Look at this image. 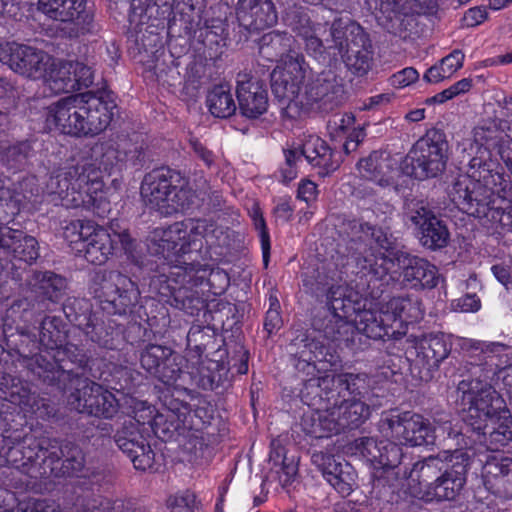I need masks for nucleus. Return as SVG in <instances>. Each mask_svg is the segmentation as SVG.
Instances as JSON below:
<instances>
[{
  "label": "nucleus",
  "instance_id": "21",
  "mask_svg": "<svg viewBox=\"0 0 512 512\" xmlns=\"http://www.w3.org/2000/svg\"><path fill=\"white\" fill-rule=\"evenodd\" d=\"M66 370L70 374L68 378L49 384L55 385L61 390H66L68 388L67 382L69 383V387L74 389L68 396V404L72 409L96 417H99V413H103V411L108 413L109 410H112V408L100 410V406L96 405V400L100 397L99 393H103V387L100 384L86 377L73 374L71 369L67 368Z\"/></svg>",
  "mask_w": 512,
  "mask_h": 512
},
{
  "label": "nucleus",
  "instance_id": "11",
  "mask_svg": "<svg viewBox=\"0 0 512 512\" xmlns=\"http://www.w3.org/2000/svg\"><path fill=\"white\" fill-rule=\"evenodd\" d=\"M449 144L438 129L428 130L412 146L404 160L403 171L416 179L436 177L446 169Z\"/></svg>",
  "mask_w": 512,
  "mask_h": 512
},
{
  "label": "nucleus",
  "instance_id": "5",
  "mask_svg": "<svg viewBox=\"0 0 512 512\" xmlns=\"http://www.w3.org/2000/svg\"><path fill=\"white\" fill-rule=\"evenodd\" d=\"M181 228L182 225L179 222H175L168 227L155 228L149 236V249L154 254L163 257L167 264L182 269V281L184 283L199 285L207 280L208 284L213 287L215 280H219L220 291L214 293H221L229 284L228 274L219 268H209L207 265H201L194 261L188 262L185 258L188 253L182 238Z\"/></svg>",
  "mask_w": 512,
  "mask_h": 512
},
{
  "label": "nucleus",
  "instance_id": "52",
  "mask_svg": "<svg viewBox=\"0 0 512 512\" xmlns=\"http://www.w3.org/2000/svg\"><path fill=\"white\" fill-rule=\"evenodd\" d=\"M120 450L130 458L135 469L146 471L153 468L155 453L142 435L141 438L132 436V441Z\"/></svg>",
  "mask_w": 512,
  "mask_h": 512
},
{
  "label": "nucleus",
  "instance_id": "50",
  "mask_svg": "<svg viewBox=\"0 0 512 512\" xmlns=\"http://www.w3.org/2000/svg\"><path fill=\"white\" fill-rule=\"evenodd\" d=\"M206 104L210 113L217 118H227L236 111L233 95L226 85H217L207 94Z\"/></svg>",
  "mask_w": 512,
  "mask_h": 512
},
{
  "label": "nucleus",
  "instance_id": "29",
  "mask_svg": "<svg viewBox=\"0 0 512 512\" xmlns=\"http://www.w3.org/2000/svg\"><path fill=\"white\" fill-rule=\"evenodd\" d=\"M83 95V136H95L109 126L116 104L109 94L97 96L87 93Z\"/></svg>",
  "mask_w": 512,
  "mask_h": 512
},
{
  "label": "nucleus",
  "instance_id": "26",
  "mask_svg": "<svg viewBox=\"0 0 512 512\" xmlns=\"http://www.w3.org/2000/svg\"><path fill=\"white\" fill-rule=\"evenodd\" d=\"M311 462L343 497L349 496L355 489L356 471L348 462H338L333 455L323 451L313 452Z\"/></svg>",
  "mask_w": 512,
  "mask_h": 512
},
{
  "label": "nucleus",
  "instance_id": "2",
  "mask_svg": "<svg viewBox=\"0 0 512 512\" xmlns=\"http://www.w3.org/2000/svg\"><path fill=\"white\" fill-rule=\"evenodd\" d=\"M294 346L299 360L296 369L302 371L310 378L304 379L301 397L308 405H314L318 398L320 401L338 404L340 400L361 399L368 388V379L363 373H326L319 375L320 369L316 362L328 363L333 366L337 363L334 348L324 344L322 340L305 337L296 339Z\"/></svg>",
  "mask_w": 512,
  "mask_h": 512
},
{
  "label": "nucleus",
  "instance_id": "36",
  "mask_svg": "<svg viewBox=\"0 0 512 512\" xmlns=\"http://www.w3.org/2000/svg\"><path fill=\"white\" fill-rule=\"evenodd\" d=\"M182 225V238L185 242L187 253L192 252V248L200 250L202 248V239L206 245L212 247L221 245L217 242L219 236H223L224 232L216 228L212 223L204 219H187L179 222Z\"/></svg>",
  "mask_w": 512,
  "mask_h": 512
},
{
  "label": "nucleus",
  "instance_id": "51",
  "mask_svg": "<svg viewBox=\"0 0 512 512\" xmlns=\"http://www.w3.org/2000/svg\"><path fill=\"white\" fill-rule=\"evenodd\" d=\"M0 180L2 181L4 188L8 190L10 194V198L2 201L0 200V211H6L5 207H10L12 210H18L19 206L24 201H30L32 197L38 193L35 177L23 178L15 189H11L6 185L7 178L0 177ZM11 213H14V211H11Z\"/></svg>",
  "mask_w": 512,
  "mask_h": 512
},
{
  "label": "nucleus",
  "instance_id": "64",
  "mask_svg": "<svg viewBox=\"0 0 512 512\" xmlns=\"http://www.w3.org/2000/svg\"><path fill=\"white\" fill-rule=\"evenodd\" d=\"M167 504L171 512H200L195 494L188 490L170 496Z\"/></svg>",
  "mask_w": 512,
  "mask_h": 512
},
{
  "label": "nucleus",
  "instance_id": "23",
  "mask_svg": "<svg viewBox=\"0 0 512 512\" xmlns=\"http://www.w3.org/2000/svg\"><path fill=\"white\" fill-rule=\"evenodd\" d=\"M181 182V174L162 167L148 173L141 184V196L146 206L163 214L173 186Z\"/></svg>",
  "mask_w": 512,
  "mask_h": 512
},
{
  "label": "nucleus",
  "instance_id": "28",
  "mask_svg": "<svg viewBox=\"0 0 512 512\" xmlns=\"http://www.w3.org/2000/svg\"><path fill=\"white\" fill-rule=\"evenodd\" d=\"M85 0H39L38 8L49 18L67 23L62 30L70 38L85 33L79 19L85 10Z\"/></svg>",
  "mask_w": 512,
  "mask_h": 512
},
{
  "label": "nucleus",
  "instance_id": "39",
  "mask_svg": "<svg viewBox=\"0 0 512 512\" xmlns=\"http://www.w3.org/2000/svg\"><path fill=\"white\" fill-rule=\"evenodd\" d=\"M447 464L438 457L430 456L423 461L416 462L408 472L403 469L402 478L409 480L411 483H416L420 487V491L424 492L427 497L429 490L433 491V486L441 478V474Z\"/></svg>",
  "mask_w": 512,
  "mask_h": 512
},
{
  "label": "nucleus",
  "instance_id": "6",
  "mask_svg": "<svg viewBox=\"0 0 512 512\" xmlns=\"http://www.w3.org/2000/svg\"><path fill=\"white\" fill-rule=\"evenodd\" d=\"M50 194L61 200L66 208L100 206L103 199V182L100 171L89 162L79 163L59 171L47 184Z\"/></svg>",
  "mask_w": 512,
  "mask_h": 512
},
{
  "label": "nucleus",
  "instance_id": "30",
  "mask_svg": "<svg viewBox=\"0 0 512 512\" xmlns=\"http://www.w3.org/2000/svg\"><path fill=\"white\" fill-rule=\"evenodd\" d=\"M345 233L349 238V249L355 256H361L378 247L389 251L393 247L391 238L381 228H376L359 220H351L345 224Z\"/></svg>",
  "mask_w": 512,
  "mask_h": 512
},
{
  "label": "nucleus",
  "instance_id": "43",
  "mask_svg": "<svg viewBox=\"0 0 512 512\" xmlns=\"http://www.w3.org/2000/svg\"><path fill=\"white\" fill-rule=\"evenodd\" d=\"M362 312L363 310L358 311L352 322L348 321V318H343V316L332 317L323 329V337L334 343L335 347L341 344L348 346L353 343L356 332L365 335V332L359 327Z\"/></svg>",
  "mask_w": 512,
  "mask_h": 512
},
{
  "label": "nucleus",
  "instance_id": "56",
  "mask_svg": "<svg viewBox=\"0 0 512 512\" xmlns=\"http://www.w3.org/2000/svg\"><path fill=\"white\" fill-rule=\"evenodd\" d=\"M290 38L287 33L272 31L263 35L259 43V53L269 61H276L289 46Z\"/></svg>",
  "mask_w": 512,
  "mask_h": 512
},
{
  "label": "nucleus",
  "instance_id": "57",
  "mask_svg": "<svg viewBox=\"0 0 512 512\" xmlns=\"http://www.w3.org/2000/svg\"><path fill=\"white\" fill-rule=\"evenodd\" d=\"M194 199V192L187 186L185 178L181 176V182L179 181L177 185L173 186V192L163 209V215H171L189 209L193 205Z\"/></svg>",
  "mask_w": 512,
  "mask_h": 512
},
{
  "label": "nucleus",
  "instance_id": "22",
  "mask_svg": "<svg viewBox=\"0 0 512 512\" xmlns=\"http://www.w3.org/2000/svg\"><path fill=\"white\" fill-rule=\"evenodd\" d=\"M83 99V94H76L51 104L48 107L47 124L54 125L63 134L83 136Z\"/></svg>",
  "mask_w": 512,
  "mask_h": 512
},
{
  "label": "nucleus",
  "instance_id": "1",
  "mask_svg": "<svg viewBox=\"0 0 512 512\" xmlns=\"http://www.w3.org/2000/svg\"><path fill=\"white\" fill-rule=\"evenodd\" d=\"M432 426L423 415L413 411L391 409L384 411L378 421V431L384 440L361 437L355 440L356 451L368 462L385 471L396 470V477H402L401 468L404 453L402 446L417 447L434 444L436 432L447 434L448 439L456 440L460 445L461 432L454 430L449 420L436 422Z\"/></svg>",
  "mask_w": 512,
  "mask_h": 512
},
{
  "label": "nucleus",
  "instance_id": "19",
  "mask_svg": "<svg viewBox=\"0 0 512 512\" xmlns=\"http://www.w3.org/2000/svg\"><path fill=\"white\" fill-rule=\"evenodd\" d=\"M405 216L417 229L424 247L437 250L448 244L450 234L446 225L422 201L408 202Z\"/></svg>",
  "mask_w": 512,
  "mask_h": 512
},
{
  "label": "nucleus",
  "instance_id": "62",
  "mask_svg": "<svg viewBox=\"0 0 512 512\" xmlns=\"http://www.w3.org/2000/svg\"><path fill=\"white\" fill-rule=\"evenodd\" d=\"M483 474L492 478L505 477V482L511 483L512 459L497 458L496 456L489 458L483 466Z\"/></svg>",
  "mask_w": 512,
  "mask_h": 512
},
{
  "label": "nucleus",
  "instance_id": "32",
  "mask_svg": "<svg viewBox=\"0 0 512 512\" xmlns=\"http://www.w3.org/2000/svg\"><path fill=\"white\" fill-rule=\"evenodd\" d=\"M397 160L386 151H373L357 163L361 177L386 187L395 183Z\"/></svg>",
  "mask_w": 512,
  "mask_h": 512
},
{
  "label": "nucleus",
  "instance_id": "37",
  "mask_svg": "<svg viewBox=\"0 0 512 512\" xmlns=\"http://www.w3.org/2000/svg\"><path fill=\"white\" fill-rule=\"evenodd\" d=\"M31 292L35 294L34 301H44L46 310L48 302H57L66 289L65 278L52 271H34L28 279Z\"/></svg>",
  "mask_w": 512,
  "mask_h": 512
},
{
  "label": "nucleus",
  "instance_id": "40",
  "mask_svg": "<svg viewBox=\"0 0 512 512\" xmlns=\"http://www.w3.org/2000/svg\"><path fill=\"white\" fill-rule=\"evenodd\" d=\"M327 404L331 407L338 433L345 429L358 428L370 416L369 406L361 399L340 400L338 404Z\"/></svg>",
  "mask_w": 512,
  "mask_h": 512
},
{
  "label": "nucleus",
  "instance_id": "58",
  "mask_svg": "<svg viewBox=\"0 0 512 512\" xmlns=\"http://www.w3.org/2000/svg\"><path fill=\"white\" fill-rule=\"evenodd\" d=\"M26 50H31V47L15 42L0 43V62L16 72V65L28 64L29 56L23 55L28 54Z\"/></svg>",
  "mask_w": 512,
  "mask_h": 512
},
{
  "label": "nucleus",
  "instance_id": "24",
  "mask_svg": "<svg viewBox=\"0 0 512 512\" xmlns=\"http://www.w3.org/2000/svg\"><path fill=\"white\" fill-rule=\"evenodd\" d=\"M168 4V0H131L129 21L137 28L136 42L145 52L153 53L160 45L161 39L157 32L149 30L155 25H147L158 12V8Z\"/></svg>",
  "mask_w": 512,
  "mask_h": 512
},
{
  "label": "nucleus",
  "instance_id": "3",
  "mask_svg": "<svg viewBox=\"0 0 512 512\" xmlns=\"http://www.w3.org/2000/svg\"><path fill=\"white\" fill-rule=\"evenodd\" d=\"M0 457L31 479L78 475L84 468V454L72 443L61 445L48 437L25 438L22 445L3 447Z\"/></svg>",
  "mask_w": 512,
  "mask_h": 512
},
{
  "label": "nucleus",
  "instance_id": "59",
  "mask_svg": "<svg viewBox=\"0 0 512 512\" xmlns=\"http://www.w3.org/2000/svg\"><path fill=\"white\" fill-rule=\"evenodd\" d=\"M94 225L95 223L92 221L74 220L64 228V238L74 251L77 252V247L82 248L87 236L95 231Z\"/></svg>",
  "mask_w": 512,
  "mask_h": 512
},
{
  "label": "nucleus",
  "instance_id": "42",
  "mask_svg": "<svg viewBox=\"0 0 512 512\" xmlns=\"http://www.w3.org/2000/svg\"><path fill=\"white\" fill-rule=\"evenodd\" d=\"M483 437L490 450H498L512 441V414L507 407L496 417L491 419L485 431L477 432Z\"/></svg>",
  "mask_w": 512,
  "mask_h": 512
},
{
  "label": "nucleus",
  "instance_id": "55",
  "mask_svg": "<svg viewBox=\"0 0 512 512\" xmlns=\"http://www.w3.org/2000/svg\"><path fill=\"white\" fill-rule=\"evenodd\" d=\"M327 305L332 312V317L349 318L353 313H358L355 303L347 295V288L344 286L330 287L327 293Z\"/></svg>",
  "mask_w": 512,
  "mask_h": 512
},
{
  "label": "nucleus",
  "instance_id": "46",
  "mask_svg": "<svg viewBox=\"0 0 512 512\" xmlns=\"http://www.w3.org/2000/svg\"><path fill=\"white\" fill-rule=\"evenodd\" d=\"M69 61H61L53 58V65H49L45 75L42 76L46 90L51 94L69 93L75 91L72 81V69Z\"/></svg>",
  "mask_w": 512,
  "mask_h": 512
},
{
  "label": "nucleus",
  "instance_id": "7",
  "mask_svg": "<svg viewBox=\"0 0 512 512\" xmlns=\"http://www.w3.org/2000/svg\"><path fill=\"white\" fill-rule=\"evenodd\" d=\"M462 419L474 432L485 431L489 422L508 406L502 395L485 379H463L457 386Z\"/></svg>",
  "mask_w": 512,
  "mask_h": 512
},
{
  "label": "nucleus",
  "instance_id": "49",
  "mask_svg": "<svg viewBox=\"0 0 512 512\" xmlns=\"http://www.w3.org/2000/svg\"><path fill=\"white\" fill-rule=\"evenodd\" d=\"M6 398L9 402L17 405L24 413L37 415L42 400L35 393L31 392L30 386L18 378H11V386L8 389Z\"/></svg>",
  "mask_w": 512,
  "mask_h": 512
},
{
  "label": "nucleus",
  "instance_id": "47",
  "mask_svg": "<svg viewBox=\"0 0 512 512\" xmlns=\"http://www.w3.org/2000/svg\"><path fill=\"white\" fill-rule=\"evenodd\" d=\"M46 311L44 301H34L28 297L20 298L10 305L3 317L4 326L11 327L16 323H32L37 316Z\"/></svg>",
  "mask_w": 512,
  "mask_h": 512
},
{
  "label": "nucleus",
  "instance_id": "34",
  "mask_svg": "<svg viewBox=\"0 0 512 512\" xmlns=\"http://www.w3.org/2000/svg\"><path fill=\"white\" fill-rule=\"evenodd\" d=\"M0 249L26 263L34 262L38 256V243L32 236L9 227L0 228Z\"/></svg>",
  "mask_w": 512,
  "mask_h": 512
},
{
  "label": "nucleus",
  "instance_id": "63",
  "mask_svg": "<svg viewBox=\"0 0 512 512\" xmlns=\"http://www.w3.org/2000/svg\"><path fill=\"white\" fill-rule=\"evenodd\" d=\"M86 336L99 346L112 349L114 346L112 332L106 327L104 322H88L84 328Z\"/></svg>",
  "mask_w": 512,
  "mask_h": 512
},
{
  "label": "nucleus",
  "instance_id": "45",
  "mask_svg": "<svg viewBox=\"0 0 512 512\" xmlns=\"http://www.w3.org/2000/svg\"><path fill=\"white\" fill-rule=\"evenodd\" d=\"M388 251L373 247L367 253L361 256H355L357 266L366 275H371L374 279L386 281L389 271L394 267L393 259L386 253Z\"/></svg>",
  "mask_w": 512,
  "mask_h": 512
},
{
  "label": "nucleus",
  "instance_id": "25",
  "mask_svg": "<svg viewBox=\"0 0 512 512\" xmlns=\"http://www.w3.org/2000/svg\"><path fill=\"white\" fill-rule=\"evenodd\" d=\"M469 455L463 449H455L450 455L451 468L446 467L441 478L429 490L430 499L454 500L463 489L466 482V473L469 466Z\"/></svg>",
  "mask_w": 512,
  "mask_h": 512
},
{
  "label": "nucleus",
  "instance_id": "18",
  "mask_svg": "<svg viewBox=\"0 0 512 512\" xmlns=\"http://www.w3.org/2000/svg\"><path fill=\"white\" fill-rule=\"evenodd\" d=\"M185 358L168 346L149 344L140 354L141 367L165 385L184 376Z\"/></svg>",
  "mask_w": 512,
  "mask_h": 512
},
{
  "label": "nucleus",
  "instance_id": "35",
  "mask_svg": "<svg viewBox=\"0 0 512 512\" xmlns=\"http://www.w3.org/2000/svg\"><path fill=\"white\" fill-rule=\"evenodd\" d=\"M449 348L440 335H428L421 338L415 345V364L426 370V376L437 369L440 363L449 355Z\"/></svg>",
  "mask_w": 512,
  "mask_h": 512
},
{
  "label": "nucleus",
  "instance_id": "41",
  "mask_svg": "<svg viewBox=\"0 0 512 512\" xmlns=\"http://www.w3.org/2000/svg\"><path fill=\"white\" fill-rule=\"evenodd\" d=\"M403 281L412 288H433L438 284V270L424 258L407 256L403 259Z\"/></svg>",
  "mask_w": 512,
  "mask_h": 512
},
{
  "label": "nucleus",
  "instance_id": "15",
  "mask_svg": "<svg viewBox=\"0 0 512 512\" xmlns=\"http://www.w3.org/2000/svg\"><path fill=\"white\" fill-rule=\"evenodd\" d=\"M300 100H303L302 112L333 111L345 100L343 79L332 69L323 70L310 78Z\"/></svg>",
  "mask_w": 512,
  "mask_h": 512
},
{
  "label": "nucleus",
  "instance_id": "48",
  "mask_svg": "<svg viewBox=\"0 0 512 512\" xmlns=\"http://www.w3.org/2000/svg\"><path fill=\"white\" fill-rule=\"evenodd\" d=\"M487 218L484 227L512 242V203L505 199V194H501Z\"/></svg>",
  "mask_w": 512,
  "mask_h": 512
},
{
  "label": "nucleus",
  "instance_id": "61",
  "mask_svg": "<svg viewBox=\"0 0 512 512\" xmlns=\"http://www.w3.org/2000/svg\"><path fill=\"white\" fill-rule=\"evenodd\" d=\"M138 155H131L130 152H121L113 146H108L101 155L99 165L104 171L110 173L114 168L120 166L122 162H131L135 164V161L139 158L141 152L135 148V153Z\"/></svg>",
  "mask_w": 512,
  "mask_h": 512
},
{
  "label": "nucleus",
  "instance_id": "33",
  "mask_svg": "<svg viewBox=\"0 0 512 512\" xmlns=\"http://www.w3.org/2000/svg\"><path fill=\"white\" fill-rule=\"evenodd\" d=\"M301 154L319 175L327 176L340 166V160L325 140L317 135H308L301 145Z\"/></svg>",
  "mask_w": 512,
  "mask_h": 512
},
{
  "label": "nucleus",
  "instance_id": "12",
  "mask_svg": "<svg viewBox=\"0 0 512 512\" xmlns=\"http://www.w3.org/2000/svg\"><path fill=\"white\" fill-rule=\"evenodd\" d=\"M90 289L102 309L109 314L131 313L140 299L138 285L130 277L116 270L97 273Z\"/></svg>",
  "mask_w": 512,
  "mask_h": 512
},
{
  "label": "nucleus",
  "instance_id": "4",
  "mask_svg": "<svg viewBox=\"0 0 512 512\" xmlns=\"http://www.w3.org/2000/svg\"><path fill=\"white\" fill-rule=\"evenodd\" d=\"M509 181L502 173L485 167L481 159H470L466 175L459 176L448 191L451 202L463 213L477 218L481 225L501 194H506Z\"/></svg>",
  "mask_w": 512,
  "mask_h": 512
},
{
  "label": "nucleus",
  "instance_id": "16",
  "mask_svg": "<svg viewBox=\"0 0 512 512\" xmlns=\"http://www.w3.org/2000/svg\"><path fill=\"white\" fill-rule=\"evenodd\" d=\"M63 320L58 316H46L40 323L39 342L43 347L44 355L59 367L67 366L63 363L68 359L78 367H85L87 357L75 345H63Z\"/></svg>",
  "mask_w": 512,
  "mask_h": 512
},
{
  "label": "nucleus",
  "instance_id": "38",
  "mask_svg": "<svg viewBox=\"0 0 512 512\" xmlns=\"http://www.w3.org/2000/svg\"><path fill=\"white\" fill-rule=\"evenodd\" d=\"M289 25L297 37L303 40L308 54L316 57L323 53L325 47L320 36L325 27L321 23L312 22L305 12H293L289 15Z\"/></svg>",
  "mask_w": 512,
  "mask_h": 512
},
{
  "label": "nucleus",
  "instance_id": "14",
  "mask_svg": "<svg viewBox=\"0 0 512 512\" xmlns=\"http://www.w3.org/2000/svg\"><path fill=\"white\" fill-rule=\"evenodd\" d=\"M94 228L95 231L87 236L82 248L77 247V253L82 254L88 262L102 265L122 251L129 259L135 257L136 242L127 230L110 233L96 224Z\"/></svg>",
  "mask_w": 512,
  "mask_h": 512
},
{
  "label": "nucleus",
  "instance_id": "27",
  "mask_svg": "<svg viewBox=\"0 0 512 512\" xmlns=\"http://www.w3.org/2000/svg\"><path fill=\"white\" fill-rule=\"evenodd\" d=\"M237 99L243 116L256 119L267 112L269 106L268 90L265 84L246 74L237 78Z\"/></svg>",
  "mask_w": 512,
  "mask_h": 512
},
{
  "label": "nucleus",
  "instance_id": "13",
  "mask_svg": "<svg viewBox=\"0 0 512 512\" xmlns=\"http://www.w3.org/2000/svg\"><path fill=\"white\" fill-rule=\"evenodd\" d=\"M7 344L12 345L19 356L23 359V364L35 376L46 383H55L70 376L64 367H59L51 360L47 359L43 350H40L41 344L34 333L26 328H17L16 335H10Z\"/></svg>",
  "mask_w": 512,
  "mask_h": 512
},
{
  "label": "nucleus",
  "instance_id": "44",
  "mask_svg": "<svg viewBox=\"0 0 512 512\" xmlns=\"http://www.w3.org/2000/svg\"><path fill=\"white\" fill-rule=\"evenodd\" d=\"M301 427L305 434L316 438H328L338 434L331 407L305 413L301 419Z\"/></svg>",
  "mask_w": 512,
  "mask_h": 512
},
{
  "label": "nucleus",
  "instance_id": "10",
  "mask_svg": "<svg viewBox=\"0 0 512 512\" xmlns=\"http://www.w3.org/2000/svg\"><path fill=\"white\" fill-rule=\"evenodd\" d=\"M308 68L304 56L291 51L283 65L271 73L273 95L280 104L281 114L288 119H296L302 114L303 100H299V91Z\"/></svg>",
  "mask_w": 512,
  "mask_h": 512
},
{
  "label": "nucleus",
  "instance_id": "17",
  "mask_svg": "<svg viewBox=\"0 0 512 512\" xmlns=\"http://www.w3.org/2000/svg\"><path fill=\"white\" fill-rule=\"evenodd\" d=\"M461 347L472 357H479V365H484L488 373L498 374L509 397L512 396V354L508 353L506 344L465 339Z\"/></svg>",
  "mask_w": 512,
  "mask_h": 512
},
{
  "label": "nucleus",
  "instance_id": "31",
  "mask_svg": "<svg viewBox=\"0 0 512 512\" xmlns=\"http://www.w3.org/2000/svg\"><path fill=\"white\" fill-rule=\"evenodd\" d=\"M236 17L247 30H263L277 23V12L272 0H238Z\"/></svg>",
  "mask_w": 512,
  "mask_h": 512
},
{
  "label": "nucleus",
  "instance_id": "9",
  "mask_svg": "<svg viewBox=\"0 0 512 512\" xmlns=\"http://www.w3.org/2000/svg\"><path fill=\"white\" fill-rule=\"evenodd\" d=\"M334 55L341 56L347 67L358 75L366 74L372 65L373 48L371 40L364 29L356 22L347 19H337L330 29Z\"/></svg>",
  "mask_w": 512,
  "mask_h": 512
},
{
  "label": "nucleus",
  "instance_id": "8",
  "mask_svg": "<svg viewBox=\"0 0 512 512\" xmlns=\"http://www.w3.org/2000/svg\"><path fill=\"white\" fill-rule=\"evenodd\" d=\"M423 317L421 302L416 297H393L378 310H363L359 327L371 339L396 337L403 323H412Z\"/></svg>",
  "mask_w": 512,
  "mask_h": 512
},
{
  "label": "nucleus",
  "instance_id": "60",
  "mask_svg": "<svg viewBox=\"0 0 512 512\" xmlns=\"http://www.w3.org/2000/svg\"><path fill=\"white\" fill-rule=\"evenodd\" d=\"M137 505L128 500H115L111 502L108 499L100 497L88 499L83 504V512H131Z\"/></svg>",
  "mask_w": 512,
  "mask_h": 512
},
{
  "label": "nucleus",
  "instance_id": "20",
  "mask_svg": "<svg viewBox=\"0 0 512 512\" xmlns=\"http://www.w3.org/2000/svg\"><path fill=\"white\" fill-rule=\"evenodd\" d=\"M506 128L501 126V120L484 121L476 126L472 131V139L462 142V151L467 154L468 161L470 159H481L484 161L485 167L494 169L495 163L491 160L493 151H497L506 146L502 145Z\"/></svg>",
  "mask_w": 512,
  "mask_h": 512
},
{
  "label": "nucleus",
  "instance_id": "53",
  "mask_svg": "<svg viewBox=\"0 0 512 512\" xmlns=\"http://www.w3.org/2000/svg\"><path fill=\"white\" fill-rule=\"evenodd\" d=\"M166 302L189 315L197 314L203 307V300L188 287H172Z\"/></svg>",
  "mask_w": 512,
  "mask_h": 512
},
{
  "label": "nucleus",
  "instance_id": "54",
  "mask_svg": "<svg viewBox=\"0 0 512 512\" xmlns=\"http://www.w3.org/2000/svg\"><path fill=\"white\" fill-rule=\"evenodd\" d=\"M29 56L28 64L16 65V72L32 79H41L45 75L49 65H53V57L42 50L31 47L27 50Z\"/></svg>",
  "mask_w": 512,
  "mask_h": 512
}]
</instances>
